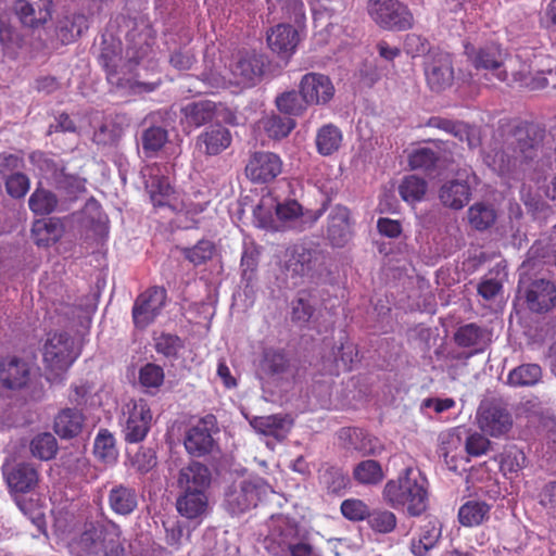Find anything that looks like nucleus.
Instances as JSON below:
<instances>
[{
    "mask_svg": "<svg viewBox=\"0 0 556 556\" xmlns=\"http://www.w3.org/2000/svg\"><path fill=\"white\" fill-rule=\"evenodd\" d=\"M545 137V128L533 122H517L502 127L492 152L485 161L502 176H511L523 169L538 154Z\"/></svg>",
    "mask_w": 556,
    "mask_h": 556,
    "instance_id": "obj_1",
    "label": "nucleus"
},
{
    "mask_svg": "<svg viewBox=\"0 0 556 556\" xmlns=\"http://www.w3.org/2000/svg\"><path fill=\"white\" fill-rule=\"evenodd\" d=\"M67 548L73 556H126L121 527L106 518L77 526Z\"/></svg>",
    "mask_w": 556,
    "mask_h": 556,
    "instance_id": "obj_2",
    "label": "nucleus"
},
{
    "mask_svg": "<svg viewBox=\"0 0 556 556\" xmlns=\"http://www.w3.org/2000/svg\"><path fill=\"white\" fill-rule=\"evenodd\" d=\"M382 497L392 508L419 517L428 508V480L419 469L407 467L396 479L384 484Z\"/></svg>",
    "mask_w": 556,
    "mask_h": 556,
    "instance_id": "obj_3",
    "label": "nucleus"
},
{
    "mask_svg": "<svg viewBox=\"0 0 556 556\" xmlns=\"http://www.w3.org/2000/svg\"><path fill=\"white\" fill-rule=\"evenodd\" d=\"M264 548L273 556H314V547L301 535L298 521L282 514L269 518Z\"/></svg>",
    "mask_w": 556,
    "mask_h": 556,
    "instance_id": "obj_4",
    "label": "nucleus"
},
{
    "mask_svg": "<svg viewBox=\"0 0 556 556\" xmlns=\"http://www.w3.org/2000/svg\"><path fill=\"white\" fill-rule=\"evenodd\" d=\"M541 243H534L527 253V258L520 266V280L519 291L525 289V298L530 311L535 313L547 312L555 305L556 301V287L555 285L544 278L534 279L530 282L526 280L523 275L529 270L534 269L540 257L545 256Z\"/></svg>",
    "mask_w": 556,
    "mask_h": 556,
    "instance_id": "obj_5",
    "label": "nucleus"
},
{
    "mask_svg": "<svg viewBox=\"0 0 556 556\" xmlns=\"http://www.w3.org/2000/svg\"><path fill=\"white\" fill-rule=\"evenodd\" d=\"M117 27L118 36L124 38L129 61L139 63L151 54L155 43V30L146 16L122 14L117 17Z\"/></svg>",
    "mask_w": 556,
    "mask_h": 556,
    "instance_id": "obj_6",
    "label": "nucleus"
},
{
    "mask_svg": "<svg viewBox=\"0 0 556 556\" xmlns=\"http://www.w3.org/2000/svg\"><path fill=\"white\" fill-rule=\"evenodd\" d=\"M273 492V488L258 476L236 480L225 490L224 505L231 515H241L256 507Z\"/></svg>",
    "mask_w": 556,
    "mask_h": 556,
    "instance_id": "obj_7",
    "label": "nucleus"
},
{
    "mask_svg": "<svg viewBox=\"0 0 556 556\" xmlns=\"http://www.w3.org/2000/svg\"><path fill=\"white\" fill-rule=\"evenodd\" d=\"M79 352L74 339L66 332L53 333L43 345L46 378L51 383H60L64 374L77 358Z\"/></svg>",
    "mask_w": 556,
    "mask_h": 556,
    "instance_id": "obj_8",
    "label": "nucleus"
},
{
    "mask_svg": "<svg viewBox=\"0 0 556 556\" xmlns=\"http://www.w3.org/2000/svg\"><path fill=\"white\" fill-rule=\"evenodd\" d=\"M367 11L377 25L388 30H406L414 24L410 10L399 0H368Z\"/></svg>",
    "mask_w": 556,
    "mask_h": 556,
    "instance_id": "obj_9",
    "label": "nucleus"
},
{
    "mask_svg": "<svg viewBox=\"0 0 556 556\" xmlns=\"http://www.w3.org/2000/svg\"><path fill=\"white\" fill-rule=\"evenodd\" d=\"M477 420L479 428L486 434L498 438L513 428V416L508 405L502 400L491 399L481 402Z\"/></svg>",
    "mask_w": 556,
    "mask_h": 556,
    "instance_id": "obj_10",
    "label": "nucleus"
},
{
    "mask_svg": "<svg viewBox=\"0 0 556 556\" xmlns=\"http://www.w3.org/2000/svg\"><path fill=\"white\" fill-rule=\"evenodd\" d=\"M218 432L219 428L214 415L208 414L200 418L186 431L184 444L187 452L194 457H201L212 453L216 446L214 434Z\"/></svg>",
    "mask_w": 556,
    "mask_h": 556,
    "instance_id": "obj_11",
    "label": "nucleus"
},
{
    "mask_svg": "<svg viewBox=\"0 0 556 556\" xmlns=\"http://www.w3.org/2000/svg\"><path fill=\"white\" fill-rule=\"evenodd\" d=\"M285 268L291 277H313L323 265L324 254L312 244H294L286 252Z\"/></svg>",
    "mask_w": 556,
    "mask_h": 556,
    "instance_id": "obj_12",
    "label": "nucleus"
},
{
    "mask_svg": "<svg viewBox=\"0 0 556 556\" xmlns=\"http://www.w3.org/2000/svg\"><path fill=\"white\" fill-rule=\"evenodd\" d=\"M465 53L469 56L476 68L491 71L501 81L508 79L507 68L511 63L498 45L491 43L478 50L470 43L465 45Z\"/></svg>",
    "mask_w": 556,
    "mask_h": 556,
    "instance_id": "obj_13",
    "label": "nucleus"
},
{
    "mask_svg": "<svg viewBox=\"0 0 556 556\" xmlns=\"http://www.w3.org/2000/svg\"><path fill=\"white\" fill-rule=\"evenodd\" d=\"M424 73L428 87L441 92L451 87L454 80V67L451 55L441 50H434L425 55Z\"/></svg>",
    "mask_w": 556,
    "mask_h": 556,
    "instance_id": "obj_14",
    "label": "nucleus"
},
{
    "mask_svg": "<svg viewBox=\"0 0 556 556\" xmlns=\"http://www.w3.org/2000/svg\"><path fill=\"white\" fill-rule=\"evenodd\" d=\"M167 293L162 287H152L139 294L132 306V319L137 328L144 329L161 314Z\"/></svg>",
    "mask_w": 556,
    "mask_h": 556,
    "instance_id": "obj_15",
    "label": "nucleus"
},
{
    "mask_svg": "<svg viewBox=\"0 0 556 556\" xmlns=\"http://www.w3.org/2000/svg\"><path fill=\"white\" fill-rule=\"evenodd\" d=\"M124 426L125 440L128 443L143 441L150 431L152 413L144 400L131 401L126 405Z\"/></svg>",
    "mask_w": 556,
    "mask_h": 556,
    "instance_id": "obj_16",
    "label": "nucleus"
},
{
    "mask_svg": "<svg viewBox=\"0 0 556 556\" xmlns=\"http://www.w3.org/2000/svg\"><path fill=\"white\" fill-rule=\"evenodd\" d=\"M327 201L317 211H303L302 205L295 200H288L275 205L277 219L285 228L303 231L312 227L326 210Z\"/></svg>",
    "mask_w": 556,
    "mask_h": 556,
    "instance_id": "obj_17",
    "label": "nucleus"
},
{
    "mask_svg": "<svg viewBox=\"0 0 556 556\" xmlns=\"http://www.w3.org/2000/svg\"><path fill=\"white\" fill-rule=\"evenodd\" d=\"M99 60L106 72L109 83L116 87L130 88L135 93H143L154 91L161 84V78L151 81L122 79L117 74L119 54L111 48H103Z\"/></svg>",
    "mask_w": 556,
    "mask_h": 556,
    "instance_id": "obj_18",
    "label": "nucleus"
},
{
    "mask_svg": "<svg viewBox=\"0 0 556 556\" xmlns=\"http://www.w3.org/2000/svg\"><path fill=\"white\" fill-rule=\"evenodd\" d=\"M282 172V161L276 153L257 151L250 155L245 175L253 182L273 181Z\"/></svg>",
    "mask_w": 556,
    "mask_h": 556,
    "instance_id": "obj_19",
    "label": "nucleus"
},
{
    "mask_svg": "<svg viewBox=\"0 0 556 556\" xmlns=\"http://www.w3.org/2000/svg\"><path fill=\"white\" fill-rule=\"evenodd\" d=\"M300 93L309 105H326L334 96V86L331 79L320 73L305 74L299 84Z\"/></svg>",
    "mask_w": 556,
    "mask_h": 556,
    "instance_id": "obj_20",
    "label": "nucleus"
},
{
    "mask_svg": "<svg viewBox=\"0 0 556 556\" xmlns=\"http://www.w3.org/2000/svg\"><path fill=\"white\" fill-rule=\"evenodd\" d=\"M266 65L264 55L248 53L240 56L231 66L233 83L242 87H253L262 80Z\"/></svg>",
    "mask_w": 556,
    "mask_h": 556,
    "instance_id": "obj_21",
    "label": "nucleus"
},
{
    "mask_svg": "<svg viewBox=\"0 0 556 556\" xmlns=\"http://www.w3.org/2000/svg\"><path fill=\"white\" fill-rule=\"evenodd\" d=\"M212 481L213 475L206 465L200 462H191L179 470L177 488L179 492L208 493Z\"/></svg>",
    "mask_w": 556,
    "mask_h": 556,
    "instance_id": "obj_22",
    "label": "nucleus"
},
{
    "mask_svg": "<svg viewBox=\"0 0 556 556\" xmlns=\"http://www.w3.org/2000/svg\"><path fill=\"white\" fill-rule=\"evenodd\" d=\"M339 440L344 448L356 451L363 456H376L383 451L379 439L356 427H345L339 431Z\"/></svg>",
    "mask_w": 556,
    "mask_h": 556,
    "instance_id": "obj_23",
    "label": "nucleus"
},
{
    "mask_svg": "<svg viewBox=\"0 0 556 556\" xmlns=\"http://www.w3.org/2000/svg\"><path fill=\"white\" fill-rule=\"evenodd\" d=\"M51 1L37 0L29 2L27 0H16L14 10L21 23L38 31V38L41 40L40 26L51 18Z\"/></svg>",
    "mask_w": 556,
    "mask_h": 556,
    "instance_id": "obj_24",
    "label": "nucleus"
},
{
    "mask_svg": "<svg viewBox=\"0 0 556 556\" xmlns=\"http://www.w3.org/2000/svg\"><path fill=\"white\" fill-rule=\"evenodd\" d=\"M88 28V22L84 14H72L66 15L59 20L55 27L56 38L42 40L40 47L42 49H56L59 45H67L76 40L84 30Z\"/></svg>",
    "mask_w": 556,
    "mask_h": 556,
    "instance_id": "obj_25",
    "label": "nucleus"
},
{
    "mask_svg": "<svg viewBox=\"0 0 556 556\" xmlns=\"http://www.w3.org/2000/svg\"><path fill=\"white\" fill-rule=\"evenodd\" d=\"M327 238L333 247H344L352 238L351 214L348 207L336 205L327 218Z\"/></svg>",
    "mask_w": 556,
    "mask_h": 556,
    "instance_id": "obj_26",
    "label": "nucleus"
},
{
    "mask_svg": "<svg viewBox=\"0 0 556 556\" xmlns=\"http://www.w3.org/2000/svg\"><path fill=\"white\" fill-rule=\"evenodd\" d=\"M454 342L464 349H472L470 355L481 353L490 345L492 332L476 323L459 326L453 336Z\"/></svg>",
    "mask_w": 556,
    "mask_h": 556,
    "instance_id": "obj_27",
    "label": "nucleus"
},
{
    "mask_svg": "<svg viewBox=\"0 0 556 556\" xmlns=\"http://www.w3.org/2000/svg\"><path fill=\"white\" fill-rule=\"evenodd\" d=\"M30 376L27 361L17 356H7L0 361V383L10 390L24 388Z\"/></svg>",
    "mask_w": 556,
    "mask_h": 556,
    "instance_id": "obj_28",
    "label": "nucleus"
},
{
    "mask_svg": "<svg viewBox=\"0 0 556 556\" xmlns=\"http://www.w3.org/2000/svg\"><path fill=\"white\" fill-rule=\"evenodd\" d=\"M466 177L459 176L443 184L439 191V199L442 204L453 210L463 208L471 198V186L469 182V174Z\"/></svg>",
    "mask_w": 556,
    "mask_h": 556,
    "instance_id": "obj_29",
    "label": "nucleus"
},
{
    "mask_svg": "<svg viewBox=\"0 0 556 556\" xmlns=\"http://www.w3.org/2000/svg\"><path fill=\"white\" fill-rule=\"evenodd\" d=\"M138 503L137 490L128 484H113L108 493L109 507L118 516L131 515L137 509Z\"/></svg>",
    "mask_w": 556,
    "mask_h": 556,
    "instance_id": "obj_30",
    "label": "nucleus"
},
{
    "mask_svg": "<svg viewBox=\"0 0 556 556\" xmlns=\"http://www.w3.org/2000/svg\"><path fill=\"white\" fill-rule=\"evenodd\" d=\"M250 425L257 433L282 441L291 430L292 420L287 416L276 414L253 417Z\"/></svg>",
    "mask_w": 556,
    "mask_h": 556,
    "instance_id": "obj_31",
    "label": "nucleus"
},
{
    "mask_svg": "<svg viewBox=\"0 0 556 556\" xmlns=\"http://www.w3.org/2000/svg\"><path fill=\"white\" fill-rule=\"evenodd\" d=\"M316 296L309 290H300L290 303V319L299 328H305L315 319Z\"/></svg>",
    "mask_w": 556,
    "mask_h": 556,
    "instance_id": "obj_32",
    "label": "nucleus"
},
{
    "mask_svg": "<svg viewBox=\"0 0 556 556\" xmlns=\"http://www.w3.org/2000/svg\"><path fill=\"white\" fill-rule=\"evenodd\" d=\"M3 473L9 488L16 493H27L38 482V472L30 464H16L11 468H4Z\"/></svg>",
    "mask_w": 556,
    "mask_h": 556,
    "instance_id": "obj_33",
    "label": "nucleus"
},
{
    "mask_svg": "<svg viewBox=\"0 0 556 556\" xmlns=\"http://www.w3.org/2000/svg\"><path fill=\"white\" fill-rule=\"evenodd\" d=\"M231 140L228 128L214 125L198 137L197 146L206 155H217L230 146Z\"/></svg>",
    "mask_w": 556,
    "mask_h": 556,
    "instance_id": "obj_34",
    "label": "nucleus"
},
{
    "mask_svg": "<svg viewBox=\"0 0 556 556\" xmlns=\"http://www.w3.org/2000/svg\"><path fill=\"white\" fill-rule=\"evenodd\" d=\"M298 42L299 34L289 24H279L267 34L268 47L282 58L293 53Z\"/></svg>",
    "mask_w": 556,
    "mask_h": 556,
    "instance_id": "obj_35",
    "label": "nucleus"
},
{
    "mask_svg": "<svg viewBox=\"0 0 556 556\" xmlns=\"http://www.w3.org/2000/svg\"><path fill=\"white\" fill-rule=\"evenodd\" d=\"M290 369V359L281 349H266L260 363L261 378L280 379Z\"/></svg>",
    "mask_w": 556,
    "mask_h": 556,
    "instance_id": "obj_36",
    "label": "nucleus"
},
{
    "mask_svg": "<svg viewBox=\"0 0 556 556\" xmlns=\"http://www.w3.org/2000/svg\"><path fill=\"white\" fill-rule=\"evenodd\" d=\"M176 507L178 513L187 519L201 518L208 508V493L179 492Z\"/></svg>",
    "mask_w": 556,
    "mask_h": 556,
    "instance_id": "obj_37",
    "label": "nucleus"
},
{
    "mask_svg": "<svg viewBox=\"0 0 556 556\" xmlns=\"http://www.w3.org/2000/svg\"><path fill=\"white\" fill-rule=\"evenodd\" d=\"M84 415L79 409L63 408L54 418V431L62 439H72L77 437L84 426Z\"/></svg>",
    "mask_w": 556,
    "mask_h": 556,
    "instance_id": "obj_38",
    "label": "nucleus"
},
{
    "mask_svg": "<svg viewBox=\"0 0 556 556\" xmlns=\"http://www.w3.org/2000/svg\"><path fill=\"white\" fill-rule=\"evenodd\" d=\"M64 227L58 218L38 219L33 224L31 236L38 247H49L63 236Z\"/></svg>",
    "mask_w": 556,
    "mask_h": 556,
    "instance_id": "obj_39",
    "label": "nucleus"
},
{
    "mask_svg": "<svg viewBox=\"0 0 556 556\" xmlns=\"http://www.w3.org/2000/svg\"><path fill=\"white\" fill-rule=\"evenodd\" d=\"M216 112V105L210 100H199L187 103L181 108L186 123L190 126L200 127L211 122Z\"/></svg>",
    "mask_w": 556,
    "mask_h": 556,
    "instance_id": "obj_40",
    "label": "nucleus"
},
{
    "mask_svg": "<svg viewBox=\"0 0 556 556\" xmlns=\"http://www.w3.org/2000/svg\"><path fill=\"white\" fill-rule=\"evenodd\" d=\"M446 162V156L431 148L416 149L408 157L409 166L413 169H420L428 173L445 167Z\"/></svg>",
    "mask_w": 556,
    "mask_h": 556,
    "instance_id": "obj_41",
    "label": "nucleus"
},
{
    "mask_svg": "<svg viewBox=\"0 0 556 556\" xmlns=\"http://www.w3.org/2000/svg\"><path fill=\"white\" fill-rule=\"evenodd\" d=\"M146 189L154 206L170 205L174 199V188L164 175L150 174L146 181Z\"/></svg>",
    "mask_w": 556,
    "mask_h": 556,
    "instance_id": "obj_42",
    "label": "nucleus"
},
{
    "mask_svg": "<svg viewBox=\"0 0 556 556\" xmlns=\"http://www.w3.org/2000/svg\"><path fill=\"white\" fill-rule=\"evenodd\" d=\"M343 140L341 129L334 124H325L317 129L315 143L317 152L323 156L332 155L337 152Z\"/></svg>",
    "mask_w": 556,
    "mask_h": 556,
    "instance_id": "obj_43",
    "label": "nucleus"
},
{
    "mask_svg": "<svg viewBox=\"0 0 556 556\" xmlns=\"http://www.w3.org/2000/svg\"><path fill=\"white\" fill-rule=\"evenodd\" d=\"M353 479L362 485H377L384 479V472L378 460L366 459L355 465Z\"/></svg>",
    "mask_w": 556,
    "mask_h": 556,
    "instance_id": "obj_44",
    "label": "nucleus"
},
{
    "mask_svg": "<svg viewBox=\"0 0 556 556\" xmlns=\"http://www.w3.org/2000/svg\"><path fill=\"white\" fill-rule=\"evenodd\" d=\"M490 505L480 501H468L458 510V520L465 527L481 525L489 518Z\"/></svg>",
    "mask_w": 556,
    "mask_h": 556,
    "instance_id": "obj_45",
    "label": "nucleus"
},
{
    "mask_svg": "<svg viewBox=\"0 0 556 556\" xmlns=\"http://www.w3.org/2000/svg\"><path fill=\"white\" fill-rule=\"evenodd\" d=\"M319 480L331 494H341L350 483V478L342 468L329 465L320 470Z\"/></svg>",
    "mask_w": 556,
    "mask_h": 556,
    "instance_id": "obj_46",
    "label": "nucleus"
},
{
    "mask_svg": "<svg viewBox=\"0 0 556 556\" xmlns=\"http://www.w3.org/2000/svg\"><path fill=\"white\" fill-rule=\"evenodd\" d=\"M58 197L50 190L38 187L28 199V206L35 215H49L56 210Z\"/></svg>",
    "mask_w": 556,
    "mask_h": 556,
    "instance_id": "obj_47",
    "label": "nucleus"
},
{
    "mask_svg": "<svg viewBox=\"0 0 556 556\" xmlns=\"http://www.w3.org/2000/svg\"><path fill=\"white\" fill-rule=\"evenodd\" d=\"M277 109L290 116H301L307 110L308 104L303 94L295 90L285 91L275 100Z\"/></svg>",
    "mask_w": 556,
    "mask_h": 556,
    "instance_id": "obj_48",
    "label": "nucleus"
},
{
    "mask_svg": "<svg viewBox=\"0 0 556 556\" xmlns=\"http://www.w3.org/2000/svg\"><path fill=\"white\" fill-rule=\"evenodd\" d=\"M467 215L471 227L480 231L493 226L497 217L493 205L481 202L471 205Z\"/></svg>",
    "mask_w": 556,
    "mask_h": 556,
    "instance_id": "obj_49",
    "label": "nucleus"
},
{
    "mask_svg": "<svg viewBox=\"0 0 556 556\" xmlns=\"http://www.w3.org/2000/svg\"><path fill=\"white\" fill-rule=\"evenodd\" d=\"M542 377V369L538 364H522L514 368L508 375V383L514 387L534 386Z\"/></svg>",
    "mask_w": 556,
    "mask_h": 556,
    "instance_id": "obj_50",
    "label": "nucleus"
},
{
    "mask_svg": "<svg viewBox=\"0 0 556 556\" xmlns=\"http://www.w3.org/2000/svg\"><path fill=\"white\" fill-rule=\"evenodd\" d=\"M167 130L161 126H151L142 131L141 144L147 156H152L167 142Z\"/></svg>",
    "mask_w": 556,
    "mask_h": 556,
    "instance_id": "obj_51",
    "label": "nucleus"
},
{
    "mask_svg": "<svg viewBox=\"0 0 556 556\" xmlns=\"http://www.w3.org/2000/svg\"><path fill=\"white\" fill-rule=\"evenodd\" d=\"M58 441L52 433L43 432L36 435L30 442V452L33 456L49 460L53 458L58 452Z\"/></svg>",
    "mask_w": 556,
    "mask_h": 556,
    "instance_id": "obj_52",
    "label": "nucleus"
},
{
    "mask_svg": "<svg viewBox=\"0 0 556 556\" xmlns=\"http://www.w3.org/2000/svg\"><path fill=\"white\" fill-rule=\"evenodd\" d=\"M427 191V181L415 175L407 176L399 186L402 199L408 203L420 201Z\"/></svg>",
    "mask_w": 556,
    "mask_h": 556,
    "instance_id": "obj_53",
    "label": "nucleus"
},
{
    "mask_svg": "<svg viewBox=\"0 0 556 556\" xmlns=\"http://www.w3.org/2000/svg\"><path fill=\"white\" fill-rule=\"evenodd\" d=\"M263 127L269 138L287 137L295 127V122L289 116L270 115L263 121Z\"/></svg>",
    "mask_w": 556,
    "mask_h": 556,
    "instance_id": "obj_54",
    "label": "nucleus"
},
{
    "mask_svg": "<svg viewBox=\"0 0 556 556\" xmlns=\"http://www.w3.org/2000/svg\"><path fill=\"white\" fill-rule=\"evenodd\" d=\"M182 254L194 266L206 263L212 260L216 253V247L211 240L202 239L191 248H184Z\"/></svg>",
    "mask_w": 556,
    "mask_h": 556,
    "instance_id": "obj_55",
    "label": "nucleus"
},
{
    "mask_svg": "<svg viewBox=\"0 0 556 556\" xmlns=\"http://www.w3.org/2000/svg\"><path fill=\"white\" fill-rule=\"evenodd\" d=\"M94 455L104 463H112L116 459L117 451L114 437L108 430H101L93 445Z\"/></svg>",
    "mask_w": 556,
    "mask_h": 556,
    "instance_id": "obj_56",
    "label": "nucleus"
},
{
    "mask_svg": "<svg viewBox=\"0 0 556 556\" xmlns=\"http://www.w3.org/2000/svg\"><path fill=\"white\" fill-rule=\"evenodd\" d=\"M367 521L375 532L382 534L392 532L397 523L396 516L387 509H375L369 511Z\"/></svg>",
    "mask_w": 556,
    "mask_h": 556,
    "instance_id": "obj_57",
    "label": "nucleus"
},
{
    "mask_svg": "<svg viewBox=\"0 0 556 556\" xmlns=\"http://www.w3.org/2000/svg\"><path fill=\"white\" fill-rule=\"evenodd\" d=\"M440 531L431 526L425 528L418 540H413L410 543V551L415 556H426L438 543Z\"/></svg>",
    "mask_w": 556,
    "mask_h": 556,
    "instance_id": "obj_58",
    "label": "nucleus"
},
{
    "mask_svg": "<svg viewBox=\"0 0 556 556\" xmlns=\"http://www.w3.org/2000/svg\"><path fill=\"white\" fill-rule=\"evenodd\" d=\"M164 381L163 368L155 364H147L139 371V382L147 392L153 393L152 389H159Z\"/></svg>",
    "mask_w": 556,
    "mask_h": 556,
    "instance_id": "obj_59",
    "label": "nucleus"
},
{
    "mask_svg": "<svg viewBox=\"0 0 556 556\" xmlns=\"http://www.w3.org/2000/svg\"><path fill=\"white\" fill-rule=\"evenodd\" d=\"M526 464L525 453L516 447L505 451L501 455L500 467L506 473H517Z\"/></svg>",
    "mask_w": 556,
    "mask_h": 556,
    "instance_id": "obj_60",
    "label": "nucleus"
},
{
    "mask_svg": "<svg viewBox=\"0 0 556 556\" xmlns=\"http://www.w3.org/2000/svg\"><path fill=\"white\" fill-rule=\"evenodd\" d=\"M3 179L8 194L14 199L24 198L29 190V178L22 172L9 175Z\"/></svg>",
    "mask_w": 556,
    "mask_h": 556,
    "instance_id": "obj_61",
    "label": "nucleus"
},
{
    "mask_svg": "<svg viewBox=\"0 0 556 556\" xmlns=\"http://www.w3.org/2000/svg\"><path fill=\"white\" fill-rule=\"evenodd\" d=\"M58 189L65 191L70 197H74L85 191V179L66 174L63 169L54 177Z\"/></svg>",
    "mask_w": 556,
    "mask_h": 556,
    "instance_id": "obj_62",
    "label": "nucleus"
},
{
    "mask_svg": "<svg viewBox=\"0 0 556 556\" xmlns=\"http://www.w3.org/2000/svg\"><path fill=\"white\" fill-rule=\"evenodd\" d=\"M273 203L271 200L263 199L253 211L254 220L257 227L264 229L277 230L278 226L271 215Z\"/></svg>",
    "mask_w": 556,
    "mask_h": 556,
    "instance_id": "obj_63",
    "label": "nucleus"
},
{
    "mask_svg": "<svg viewBox=\"0 0 556 556\" xmlns=\"http://www.w3.org/2000/svg\"><path fill=\"white\" fill-rule=\"evenodd\" d=\"M369 511L368 506L361 500L350 498L341 504V513L349 520L359 521L367 519Z\"/></svg>",
    "mask_w": 556,
    "mask_h": 556,
    "instance_id": "obj_64",
    "label": "nucleus"
}]
</instances>
